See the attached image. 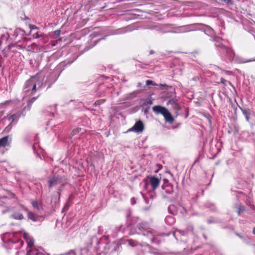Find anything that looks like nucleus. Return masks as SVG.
Wrapping results in <instances>:
<instances>
[{
    "instance_id": "c85d7f7f",
    "label": "nucleus",
    "mask_w": 255,
    "mask_h": 255,
    "mask_svg": "<svg viewBox=\"0 0 255 255\" xmlns=\"http://www.w3.org/2000/svg\"><path fill=\"white\" fill-rule=\"evenodd\" d=\"M160 85H161V86H166V85H165H165L160 84Z\"/></svg>"
},
{
    "instance_id": "5701e85b",
    "label": "nucleus",
    "mask_w": 255,
    "mask_h": 255,
    "mask_svg": "<svg viewBox=\"0 0 255 255\" xmlns=\"http://www.w3.org/2000/svg\"><path fill=\"white\" fill-rule=\"evenodd\" d=\"M247 204L249 205V206H251V207L252 208H253L254 206L252 204V202L250 201V199L249 200H247Z\"/></svg>"
},
{
    "instance_id": "6e6552de",
    "label": "nucleus",
    "mask_w": 255,
    "mask_h": 255,
    "mask_svg": "<svg viewBox=\"0 0 255 255\" xmlns=\"http://www.w3.org/2000/svg\"><path fill=\"white\" fill-rule=\"evenodd\" d=\"M23 236L27 242L28 247L30 249H31V248L34 245V240L32 238H30L28 236V235L27 234H26V233H23Z\"/></svg>"
},
{
    "instance_id": "2f4dec72",
    "label": "nucleus",
    "mask_w": 255,
    "mask_h": 255,
    "mask_svg": "<svg viewBox=\"0 0 255 255\" xmlns=\"http://www.w3.org/2000/svg\"><path fill=\"white\" fill-rule=\"evenodd\" d=\"M134 201H132V204H134Z\"/></svg>"
},
{
    "instance_id": "39448f33",
    "label": "nucleus",
    "mask_w": 255,
    "mask_h": 255,
    "mask_svg": "<svg viewBox=\"0 0 255 255\" xmlns=\"http://www.w3.org/2000/svg\"><path fill=\"white\" fill-rule=\"evenodd\" d=\"M148 225L145 223H142L139 225V230L141 231L142 229L144 230L142 233L143 235L147 236L149 237H152L153 236L151 230H148Z\"/></svg>"
},
{
    "instance_id": "bb28decb",
    "label": "nucleus",
    "mask_w": 255,
    "mask_h": 255,
    "mask_svg": "<svg viewBox=\"0 0 255 255\" xmlns=\"http://www.w3.org/2000/svg\"><path fill=\"white\" fill-rule=\"evenodd\" d=\"M38 36H39L38 34L37 33H36L35 37L37 38V37H38Z\"/></svg>"
},
{
    "instance_id": "aec40b11",
    "label": "nucleus",
    "mask_w": 255,
    "mask_h": 255,
    "mask_svg": "<svg viewBox=\"0 0 255 255\" xmlns=\"http://www.w3.org/2000/svg\"><path fill=\"white\" fill-rule=\"evenodd\" d=\"M128 244L131 246H136V242L133 240H128Z\"/></svg>"
},
{
    "instance_id": "c756f323",
    "label": "nucleus",
    "mask_w": 255,
    "mask_h": 255,
    "mask_svg": "<svg viewBox=\"0 0 255 255\" xmlns=\"http://www.w3.org/2000/svg\"><path fill=\"white\" fill-rule=\"evenodd\" d=\"M251 61V60H248L247 62Z\"/></svg>"
},
{
    "instance_id": "f3484780",
    "label": "nucleus",
    "mask_w": 255,
    "mask_h": 255,
    "mask_svg": "<svg viewBox=\"0 0 255 255\" xmlns=\"http://www.w3.org/2000/svg\"><path fill=\"white\" fill-rule=\"evenodd\" d=\"M178 234H180L181 235H183V236H184L185 235L184 232L182 231H176V232H175L173 233V235L175 236V237L176 238V236H177V235H178Z\"/></svg>"
},
{
    "instance_id": "f8f14e48",
    "label": "nucleus",
    "mask_w": 255,
    "mask_h": 255,
    "mask_svg": "<svg viewBox=\"0 0 255 255\" xmlns=\"http://www.w3.org/2000/svg\"><path fill=\"white\" fill-rule=\"evenodd\" d=\"M168 104L172 105V107L175 109L178 110L179 109L178 104L174 99L170 100L168 102Z\"/></svg>"
},
{
    "instance_id": "f257e3e1",
    "label": "nucleus",
    "mask_w": 255,
    "mask_h": 255,
    "mask_svg": "<svg viewBox=\"0 0 255 255\" xmlns=\"http://www.w3.org/2000/svg\"><path fill=\"white\" fill-rule=\"evenodd\" d=\"M43 79H39L38 75L31 77L25 83L24 91L29 93V95L34 94L35 92L42 86Z\"/></svg>"
},
{
    "instance_id": "dca6fc26",
    "label": "nucleus",
    "mask_w": 255,
    "mask_h": 255,
    "mask_svg": "<svg viewBox=\"0 0 255 255\" xmlns=\"http://www.w3.org/2000/svg\"><path fill=\"white\" fill-rule=\"evenodd\" d=\"M245 207L243 205H240V207L238 209V213L239 215L240 213L245 210Z\"/></svg>"
},
{
    "instance_id": "a211bd4d",
    "label": "nucleus",
    "mask_w": 255,
    "mask_h": 255,
    "mask_svg": "<svg viewBox=\"0 0 255 255\" xmlns=\"http://www.w3.org/2000/svg\"><path fill=\"white\" fill-rule=\"evenodd\" d=\"M37 97L38 96L36 97H33L29 100L27 103L28 105H31L37 99Z\"/></svg>"
},
{
    "instance_id": "473e14b6",
    "label": "nucleus",
    "mask_w": 255,
    "mask_h": 255,
    "mask_svg": "<svg viewBox=\"0 0 255 255\" xmlns=\"http://www.w3.org/2000/svg\"><path fill=\"white\" fill-rule=\"evenodd\" d=\"M137 255H139V254H138Z\"/></svg>"
},
{
    "instance_id": "1a4fd4ad",
    "label": "nucleus",
    "mask_w": 255,
    "mask_h": 255,
    "mask_svg": "<svg viewBox=\"0 0 255 255\" xmlns=\"http://www.w3.org/2000/svg\"><path fill=\"white\" fill-rule=\"evenodd\" d=\"M42 253L36 249H30L27 251L26 255H41Z\"/></svg>"
},
{
    "instance_id": "20e7f679",
    "label": "nucleus",
    "mask_w": 255,
    "mask_h": 255,
    "mask_svg": "<svg viewBox=\"0 0 255 255\" xmlns=\"http://www.w3.org/2000/svg\"><path fill=\"white\" fill-rule=\"evenodd\" d=\"M48 183L50 187L55 186L58 185L60 186L63 185L62 178L59 177H53L49 178L48 180Z\"/></svg>"
},
{
    "instance_id": "7c9ffc66",
    "label": "nucleus",
    "mask_w": 255,
    "mask_h": 255,
    "mask_svg": "<svg viewBox=\"0 0 255 255\" xmlns=\"http://www.w3.org/2000/svg\"><path fill=\"white\" fill-rule=\"evenodd\" d=\"M134 201H132V204H134Z\"/></svg>"
},
{
    "instance_id": "4468645a",
    "label": "nucleus",
    "mask_w": 255,
    "mask_h": 255,
    "mask_svg": "<svg viewBox=\"0 0 255 255\" xmlns=\"http://www.w3.org/2000/svg\"><path fill=\"white\" fill-rule=\"evenodd\" d=\"M137 248L138 250H141V251H146L149 250V247L147 244L139 245Z\"/></svg>"
},
{
    "instance_id": "9d476101",
    "label": "nucleus",
    "mask_w": 255,
    "mask_h": 255,
    "mask_svg": "<svg viewBox=\"0 0 255 255\" xmlns=\"http://www.w3.org/2000/svg\"><path fill=\"white\" fill-rule=\"evenodd\" d=\"M31 204L33 207L36 209L37 211H40L41 209H42L41 203L37 202V201H32L31 202Z\"/></svg>"
},
{
    "instance_id": "b1692460",
    "label": "nucleus",
    "mask_w": 255,
    "mask_h": 255,
    "mask_svg": "<svg viewBox=\"0 0 255 255\" xmlns=\"http://www.w3.org/2000/svg\"><path fill=\"white\" fill-rule=\"evenodd\" d=\"M37 27H36V26L35 25H31V26H30V28L31 29H35Z\"/></svg>"
},
{
    "instance_id": "2eb2a0df",
    "label": "nucleus",
    "mask_w": 255,
    "mask_h": 255,
    "mask_svg": "<svg viewBox=\"0 0 255 255\" xmlns=\"http://www.w3.org/2000/svg\"><path fill=\"white\" fill-rule=\"evenodd\" d=\"M243 114L245 116L247 121H249L250 119V114L246 110H242Z\"/></svg>"
},
{
    "instance_id": "423d86ee",
    "label": "nucleus",
    "mask_w": 255,
    "mask_h": 255,
    "mask_svg": "<svg viewBox=\"0 0 255 255\" xmlns=\"http://www.w3.org/2000/svg\"><path fill=\"white\" fill-rule=\"evenodd\" d=\"M150 184L153 190L156 189L159 186L160 180L154 176H152L149 179Z\"/></svg>"
},
{
    "instance_id": "f03ea898",
    "label": "nucleus",
    "mask_w": 255,
    "mask_h": 255,
    "mask_svg": "<svg viewBox=\"0 0 255 255\" xmlns=\"http://www.w3.org/2000/svg\"><path fill=\"white\" fill-rule=\"evenodd\" d=\"M152 110L157 114L162 115L166 122L171 124L174 122V118L166 108L160 106H155L153 107Z\"/></svg>"
},
{
    "instance_id": "393cba45",
    "label": "nucleus",
    "mask_w": 255,
    "mask_h": 255,
    "mask_svg": "<svg viewBox=\"0 0 255 255\" xmlns=\"http://www.w3.org/2000/svg\"><path fill=\"white\" fill-rule=\"evenodd\" d=\"M169 219L172 220V217H170V216L167 217L166 220H169Z\"/></svg>"
},
{
    "instance_id": "cd10ccee",
    "label": "nucleus",
    "mask_w": 255,
    "mask_h": 255,
    "mask_svg": "<svg viewBox=\"0 0 255 255\" xmlns=\"http://www.w3.org/2000/svg\"><path fill=\"white\" fill-rule=\"evenodd\" d=\"M151 241L153 242H154V239L153 238H151Z\"/></svg>"
},
{
    "instance_id": "0eeeda50",
    "label": "nucleus",
    "mask_w": 255,
    "mask_h": 255,
    "mask_svg": "<svg viewBox=\"0 0 255 255\" xmlns=\"http://www.w3.org/2000/svg\"><path fill=\"white\" fill-rule=\"evenodd\" d=\"M25 210L27 212L28 219L34 222L41 221L43 218L42 216H37L30 212H29L27 209H26Z\"/></svg>"
},
{
    "instance_id": "6ab92c4d",
    "label": "nucleus",
    "mask_w": 255,
    "mask_h": 255,
    "mask_svg": "<svg viewBox=\"0 0 255 255\" xmlns=\"http://www.w3.org/2000/svg\"><path fill=\"white\" fill-rule=\"evenodd\" d=\"M146 84L147 85H157V84L155 83H154L153 81L150 80H146Z\"/></svg>"
},
{
    "instance_id": "4be33fe9",
    "label": "nucleus",
    "mask_w": 255,
    "mask_h": 255,
    "mask_svg": "<svg viewBox=\"0 0 255 255\" xmlns=\"http://www.w3.org/2000/svg\"><path fill=\"white\" fill-rule=\"evenodd\" d=\"M60 30H57L54 31V34L55 37H57L60 35Z\"/></svg>"
},
{
    "instance_id": "9b49d317",
    "label": "nucleus",
    "mask_w": 255,
    "mask_h": 255,
    "mask_svg": "<svg viewBox=\"0 0 255 255\" xmlns=\"http://www.w3.org/2000/svg\"><path fill=\"white\" fill-rule=\"evenodd\" d=\"M8 136H6L0 139V147L5 146L8 142Z\"/></svg>"
},
{
    "instance_id": "ddd939ff",
    "label": "nucleus",
    "mask_w": 255,
    "mask_h": 255,
    "mask_svg": "<svg viewBox=\"0 0 255 255\" xmlns=\"http://www.w3.org/2000/svg\"><path fill=\"white\" fill-rule=\"evenodd\" d=\"M12 217L13 219L15 220H21L23 218V216L22 214L19 213H14L12 215Z\"/></svg>"
},
{
    "instance_id": "a878e982",
    "label": "nucleus",
    "mask_w": 255,
    "mask_h": 255,
    "mask_svg": "<svg viewBox=\"0 0 255 255\" xmlns=\"http://www.w3.org/2000/svg\"><path fill=\"white\" fill-rule=\"evenodd\" d=\"M253 234H254V235H255V227L254 228L253 231Z\"/></svg>"
},
{
    "instance_id": "7ed1b4c3",
    "label": "nucleus",
    "mask_w": 255,
    "mask_h": 255,
    "mask_svg": "<svg viewBox=\"0 0 255 255\" xmlns=\"http://www.w3.org/2000/svg\"><path fill=\"white\" fill-rule=\"evenodd\" d=\"M144 129V125L141 121L136 122L134 126L128 129L129 131H134L137 133L141 132Z\"/></svg>"
},
{
    "instance_id": "412c9836",
    "label": "nucleus",
    "mask_w": 255,
    "mask_h": 255,
    "mask_svg": "<svg viewBox=\"0 0 255 255\" xmlns=\"http://www.w3.org/2000/svg\"><path fill=\"white\" fill-rule=\"evenodd\" d=\"M16 118H17V116L14 114V115L10 116L9 117V120L11 122H13Z\"/></svg>"
}]
</instances>
